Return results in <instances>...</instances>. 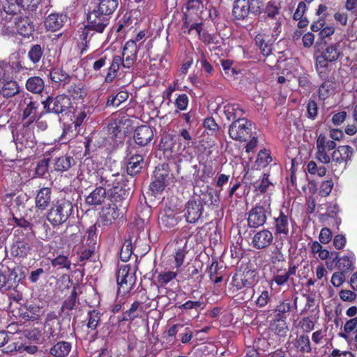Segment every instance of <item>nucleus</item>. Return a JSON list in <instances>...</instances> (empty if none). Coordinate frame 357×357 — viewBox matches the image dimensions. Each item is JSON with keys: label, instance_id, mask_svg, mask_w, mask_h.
<instances>
[{"label": "nucleus", "instance_id": "46", "mask_svg": "<svg viewBox=\"0 0 357 357\" xmlns=\"http://www.w3.org/2000/svg\"><path fill=\"white\" fill-rule=\"evenodd\" d=\"M340 53L341 52L338 45L332 44L327 46L326 48L323 50L321 54H322L323 56L328 59L330 62H333L339 58Z\"/></svg>", "mask_w": 357, "mask_h": 357}, {"label": "nucleus", "instance_id": "34", "mask_svg": "<svg viewBox=\"0 0 357 357\" xmlns=\"http://www.w3.org/2000/svg\"><path fill=\"white\" fill-rule=\"evenodd\" d=\"M253 275V272L247 271L243 274H236L232 278L231 284L237 290L241 289L247 286L252 284L250 281V278Z\"/></svg>", "mask_w": 357, "mask_h": 357}, {"label": "nucleus", "instance_id": "4", "mask_svg": "<svg viewBox=\"0 0 357 357\" xmlns=\"http://www.w3.org/2000/svg\"><path fill=\"white\" fill-rule=\"evenodd\" d=\"M335 141L328 139L320 134L316 141V159L321 163L326 165L331 162V151L336 148Z\"/></svg>", "mask_w": 357, "mask_h": 357}, {"label": "nucleus", "instance_id": "31", "mask_svg": "<svg viewBox=\"0 0 357 357\" xmlns=\"http://www.w3.org/2000/svg\"><path fill=\"white\" fill-rule=\"evenodd\" d=\"M19 86L17 82L10 80H3L0 84V95L5 98H10L19 92Z\"/></svg>", "mask_w": 357, "mask_h": 357}, {"label": "nucleus", "instance_id": "27", "mask_svg": "<svg viewBox=\"0 0 357 357\" xmlns=\"http://www.w3.org/2000/svg\"><path fill=\"white\" fill-rule=\"evenodd\" d=\"M280 3L275 1L272 0L268 1L264 9V15H265V22L271 21V20L278 19L280 17H284V15L280 13Z\"/></svg>", "mask_w": 357, "mask_h": 357}, {"label": "nucleus", "instance_id": "56", "mask_svg": "<svg viewBox=\"0 0 357 357\" xmlns=\"http://www.w3.org/2000/svg\"><path fill=\"white\" fill-rule=\"evenodd\" d=\"M88 319L87 328L91 330H96L100 319V312L96 310L89 312Z\"/></svg>", "mask_w": 357, "mask_h": 357}, {"label": "nucleus", "instance_id": "13", "mask_svg": "<svg viewBox=\"0 0 357 357\" xmlns=\"http://www.w3.org/2000/svg\"><path fill=\"white\" fill-rule=\"evenodd\" d=\"M171 177L165 169H156L154 172L153 180L150 184V190L154 194L162 192L168 185Z\"/></svg>", "mask_w": 357, "mask_h": 357}, {"label": "nucleus", "instance_id": "25", "mask_svg": "<svg viewBox=\"0 0 357 357\" xmlns=\"http://www.w3.org/2000/svg\"><path fill=\"white\" fill-rule=\"evenodd\" d=\"M75 161L74 158L69 155H63L56 158L53 160V168L56 172H64L68 171Z\"/></svg>", "mask_w": 357, "mask_h": 357}, {"label": "nucleus", "instance_id": "5", "mask_svg": "<svg viewBox=\"0 0 357 357\" xmlns=\"http://www.w3.org/2000/svg\"><path fill=\"white\" fill-rule=\"evenodd\" d=\"M169 248L172 249V259L174 268L180 271L181 267L184 263L186 255L190 250L188 246V240L185 238L175 239L170 245Z\"/></svg>", "mask_w": 357, "mask_h": 357}, {"label": "nucleus", "instance_id": "49", "mask_svg": "<svg viewBox=\"0 0 357 357\" xmlns=\"http://www.w3.org/2000/svg\"><path fill=\"white\" fill-rule=\"evenodd\" d=\"M43 55V49L38 44L32 45L28 52V57L34 64L38 63L40 61Z\"/></svg>", "mask_w": 357, "mask_h": 357}, {"label": "nucleus", "instance_id": "6", "mask_svg": "<svg viewBox=\"0 0 357 357\" xmlns=\"http://www.w3.org/2000/svg\"><path fill=\"white\" fill-rule=\"evenodd\" d=\"M88 28L98 33H102L109 24L110 17L94 8L89 11L86 16Z\"/></svg>", "mask_w": 357, "mask_h": 357}, {"label": "nucleus", "instance_id": "15", "mask_svg": "<svg viewBox=\"0 0 357 357\" xmlns=\"http://www.w3.org/2000/svg\"><path fill=\"white\" fill-rule=\"evenodd\" d=\"M123 176L117 174H112L109 178L106 176L103 178L102 176L100 177V183L106 188L107 191H110L112 194L118 195L121 196L123 193L121 191L124 190L122 187Z\"/></svg>", "mask_w": 357, "mask_h": 357}, {"label": "nucleus", "instance_id": "38", "mask_svg": "<svg viewBox=\"0 0 357 357\" xmlns=\"http://www.w3.org/2000/svg\"><path fill=\"white\" fill-rule=\"evenodd\" d=\"M329 62L322 54L318 56L316 59V70L322 79H326L328 77L331 71L328 66Z\"/></svg>", "mask_w": 357, "mask_h": 357}, {"label": "nucleus", "instance_id": "42", "mask_svg": "<svg viewBox=\"0 0 357 357\" xmlns=\"http://www.w3.org/2000/svg\"><path fill=\"white\" fill-rule=\"evenodd\" d=\"M175 307L181 310L183 312L185 311H189L195 310L197 312L204 309V303L202 301H191L188 300L185 303L181 304L177 303L175 304Z\"/></svg>", "mask_w": 357, "mask_h": 357}, {"label": "nucleus", "instance_id": "63", "mask_svg": "<svg viewBox=\"0 0 357 357\" xmlns=\"http://www.w3.org/2000/svg\"><path fill=\"white\" fill-rule=\"evenodd\" d=\"M317 105L314 100H310L307 104V117L312 119H314L317 116Z\"/></svg>", "mask_w": 357, "mask_h": 357}, {"label": "nucleus", "instance_id": "59", "mask_svg": "<svg viewBox=\"0 0 357 357\" xmlns=\"http://www.w3.org/2000/svg\"><path fill=\"white\" fill-rule=\"evenodd\" d=\"M139 305H140L139 302H138V301L134 302L131 305L130 308L124 313V317H123V319L132 321L135 319L139 317V314L137 313H135V312L138 309Z\"/></svg>", "mask_w": 357, "mask_h": 357}, {"label": "nucleus", "instance_id": "35", "mask_svg": "<svg viewBox=\"0 0 357 357\" xmlns=\"http://www.w3.org/2000/svg\"><path fill=\"white\" fill-rule=\"evenodd\" d=\"M71 350V344L61 341L53 345L50 349V354L54 357H66Z\"/></svg>", "mask_w": 357, "mask_h": 357}, {"label": "nucleus", "instance_id": "53", "mask_svg": "<svg viewBox=\"0 0 357 357\" xmlns=\"http://www.w3.org/2000/svg\"><path fill=\"white\" fill-rule=\"evenodd\" d=\"M51 264L52 266L57 267L59 268H66L67 270L70 269L71 261L65 255H59L56 258L52 260Z\"/></svg>", "mask_w": 357, "mask_h": 357}, {"label": "nucleus", "instance_id": "50", "mask_svg": "<svg viewBox=\"0 0 357 357\" xmlns=\"http://www.w3.org/2000/svg\"><path fill=\"white\" fill-rule=\"evenodd\" d=\"M128 98V93L126 91H120L116 96H111L108 98L107 105L117 107Z\"/></svg>", "mask_w": 357, "mask_h": 357}, {"label": "nucleus", "instance_id": "44", "mask_svg": "<svg viewBox=\"0 0 357 357\" xmlns=\"http://www.w3.org/2000/svg\"><path fill=\"white\" fill-rule=\"evenodd\" d=\"M91 165H93V162L91 160L89 159L85 160L80 165L79 171L77 172V176L79 181H82L83 180H89L92 174H96V172H91V170L89 169V167Z\"/></svg>", "mask_w": 357, "mask_h": 357}, {"label": "nucleus", "instance_id": "40", "mask_svg": "<svg viewBox=\"0 0 357 357\" xmlns=\"http://www.w3.org/2000/svg\"><path fill=\"white\" fill-rule=\"evenodd\" d=\"M293 344L297 351L310 353L312 351L310 338L306 335L298 336Z\"/></svg>", "mask_w": 357, "mask_h": 357}, {"label": "nucleus", "instance_id": "64", "mask_svg": "<svg viewBox=\"0 0 357 357\" xmlns=\"http://www.w3.org/2000/svg\"><path fill=\"white\" fill-rule=\"evenodd\" d=\"M268 174H264L259 183L256 185V190L261 193L265 192L268 188L272 184L268 180Z\"/></svg>", "mask_w": 357, "mask_h": 357}, {"label": "nucleus", "instance_id": "19", "mask_svg": "<svg viewBox=\"0 0 357 357\" xmlns=\"http://www.w3.org/2000/svg\"><path fill=\"white\" fill-rule=\"evenodd\" d=\"M119 210L116 204L109 205L102 209L100 222L105 226H109L119 218Z\"/></svg>", "mask_w": 357, "mask_h": 357}, {"label": "nucleus", "instance_id": "41", "mask_svg": "<svg viewBox=\"0 0 357 357\" xmlns=\"http://www.w3.org/2000/svg\"><path fill=\"white\" fill-rule=\"evenodd\" d=\"M44 81L40 77H31L26 82V89L33 93H40L44 89Z\"/></svg>", "mask_w": 357, "mask_h": 357}, {"label": "nucleus", "instance_id": "11", "mask_svg": "<svg viewBox=\"0 0 357 357\" xmlns=\"http://www.w3.org/2000/svg\"><path fill=\"white\" fill-rule=\"evenodd\" d=\"M116 280L119 286V291L126 294L132 288L135 282V278L132 273H130V267L124 265L119 269Z\"/></svg>", "mask_w": 357, "mask_h": 357}, {"label": "nucleus", "instance_id": "17", "mask_svg": "<svg viewBox=\"0 0 357 357\" xmlns=\"http://www.w3.org/2000/svg\"><path fill=\"white\" fill-rule=\"evenodd\" d=\"M138 52V47L135 41L129 40L126 42L123 49L122 58L125 59L126 68H130L134 63L137 54Z\"/></svg>", "mask_w": 357, "mask_h": 357}, {"label": "nucleus", "instance_id": "29", "mask_svg": "<svg viewBox=\"0 0 357 357\" xmlns=\"http://www.w3.org/2000/svg\"><path fill=\"white\" fill-rule=\"evenodd\" d=\"M275 232L277 235L287 236L289 234V218L283 211L275 218Z\"/></svg>", "mask_w": 357, "mask_h": 357}, {"label": "nucleus", "instance_id": "36", "mask_svg": "<svg viewBox=\"0 0 357 357\" xmlns=\"http://www.w3.org/2000/svg\"><path fill=\"white\" fill-rule=\"evenodd\" d=\"M158 222L161 227L169 229L177 225L178 220L175 217L174 212L168 210L160 213Z\"/></svg>", "mask_w": 357, "mask_h": 357}, {"label": "nucleus", "instance_id": "60", "mask_svg": "<svg viewBox=\"0 0 357 357\" xmlns=\"http://www.w3.org/2000/svg\"><path fill=\"white\" fill-rule=\"evenodd\" d=\"M345 280V273L342 271L335 272L331 278V283L334 287H340Z\"/></svg>", "mask_w": 357, "mask_h": 357}, {"label": "nucleus", "instance_id": "52", "mask_svg": "<svg viewBox=\"0 0 357 357\" xmlns=\"http://www.w3.org/2000/svg\"><path fill=\"white\" fill-rule=\"evenodd\" d=\"M178 272L179 271L177 270L176 271H165L160 272L158 276V283L162 286L166 285L176 278Z\"/></svg>", "mask_w": 357, "mask_h": 357}, {"label": "nucleus", "instance_id": "33", "mask_svg": "<svg viewBox=\"0 0 357 357\" xmlns=\"http://www.w3.org/2000/svg\"><path fill=\"white\" fill-rule=\"evenodd\" d=\"M144 158L141 155H132L127 164V172L131 176L138 174L142 169Z\"/></svg>", "mask_w": 357, "mask_h": 357}, {"label": "nucleus", "instance_id": "54", "mask_svg": "<svg viewBox=\"0 0 357 357\" xmlns=\"http://www.w3.org/2000/svg\"><path fill=\"white\" fill-rule=\"evenodd\" d=\"M132 253V242L130 239L126 240L120 251V258L123 261H128Z\"/></svg>", "mask_w": 357, "mask_h": 357}, {"label": "nucleus", "instance_id": "43", "mask_svg": "<svg viewBox=\"0 0 357 357\" xmlns=\"http://www.w3.org/2000/svg\"><path fill=\"white\" fill-rule=\"evenodd\" d=\"M314 312H315L314 319H310V317H303L299 321V327L305 333H310L314 328V323L318 319V314L319 313V307H316L314 310Z\"/></svg>", "mask_w": 357, "mask_h": 357}, {"label": "nucleus", "instance_id": "51", "mask_svg": "<svg viewBox=\"0 0 357 357\" xmlns=\"http://www.w3.org/2000/svg\"><path fill=\"white\" fill-rule=\"evenodd\" d=\"M271 330L278 336L284 337L287 332V326L284 320L277 319L271 324Z\"/></svg>", "mask_w": 357, "mask_h": 357}, {"label": "nucleus", "instance_id": "58", "mask_svg": "<svg viewBox=\"0 0 357 357\" xmlns=\"http://www.w3.org/2000/svg\"><path fill=\"white\" fill-rule=\"evenodd\" d=\"M23 335L27 339L33 342H39L42 336L41 331L36 328L24 330Z\"/></svg>", "mask_w": 357, "mask_h": 357}, {"label": "nucleus", "instance_id": "18", "mask_svg": "<svg viewBox=\"0 0 357 357\" xmlns=\"http://www.w3.org/2000/svg\"><path fill=\"white\" fill-rule=\"evenodd\" d=\"M153 132L151 127L142 126L138 127L134 133V139L136 144L141 146L147 145L153 139Z\"/></svg>", "mask_w": 357, "mask_h": 357}, {"label": "nucleus", "instance_id": "62", "mask_svg": "<svg viewBox=\"0 0 357 357\" xmlns=\"http://www.w3.org/2000/svg\"><path fill=\"white\" fill-rule=\"evenodd\" d=\"M203 126L206 130H208L211 132V135L215 133L218 130V125L212 117H208L205 119L203 123Z\"/></svg>", "mask_w": 357, "mask_h": 357}, {"label": "nucleus", "instance_id": "47", "mask_svg": "<svg viewBox=\"0 0 357 357\" xmlns=\"http://www.w3.org/2000/svg\"><path fill=\"white\" fill-rule=\"evenodd\" d=\"M284 17H280L278 19L266 21V24L269 26V29L272 31V37L275 40L278 38L282 30V24L284 22Z\"/></svg>", "mask_w": 357, "mask_h": 357}, {"label": "nucleus", "instance_id": "61", "mask_svg": "<svg viewBox=\"0 0 357 357\" xmlns=\"http://www.w3.org/2000/svg\"><path fill=\"white\" fill-rule=\"evenodd\" d=\"M188 97L186 94H180L175 100V105L179 110H185L188 105Z\"/></svg>", "mask_w": 357, "mask_h": 357}, {"label": "nucleus", "instance_id": "22", "mask_svg": "<svg viewBox=\"0 0 357 357\" xmlns=\"http://www.w3.org/2000/svg\"><path fill=\"white\" fill-rule=\"evenodd\" d=\"M66 17L59 13H52L46 17L45 26L49 31H56L63 26Z\"/></svg>", "mask_w": 357, "mask_h": 357}, {"label": "nucleus", "instance_id": "2", "mask_svg": "<svg viewBox=\"0 0 357 357\" xmlns=\"http://www.w3.org/2000/svg\"><path fill=\"white\" fill-rule=\"evenodd\" d=\"M73 203L61 199L56 202L47 214V219L53 227H57L66 222L73 213Z\"/></svg>", "mask_w": 357, "mask_h": 357}, {"label": "nucleus", "instance_id": "3", "mask_svg": "<svg viewBox=\"0 0 357 357\" xmlns=\"http://www.w3.org/2000/svg\"><path fill=\"white\" fill-rule=\"evenodd\" d=\"M35 124L31 121L22 122L16 134L13 132L16 144L32 148L36 144Z\"/></svg>", "mask_w": 357, "mask_h": 357}, {"label": "nucleus", "instance_id": "23", "mask_svg": "<svg viewBox=\"0 0 357 357\" xmlns=\"http://www.w3.org/2000/svg\"><path fill=\"white\" fill-rule=\"evenodd\" d=\"M51 80L59 86L64 87L69 84L71 77L61 68H54L50 73Z\"/></svg>", "mask_w": 357, "mask_h": 357}, {"label": "nucleus", "instance_id": "28", "mask_svg": "<svg viewBox=\"0 0 357 357\" xmlns=\"http://www.w3.org/2000/svg\"><path fill=\"white\" fill-rule=\"evenodd\" d=\"M23 9L20 0H0V10L8 15H15Z\"/></svg>", "mask_w": 357, "mask_h": 357}, {"label": "nucleus", "instance_id": "7", "mask_svg": "<svg viewBox=\"0 0 357 357\" xmlns=\"http://www.w3.org/2000/svg\"><path fill=\"white\" fill-rule=\"evenodd\" d=\"M43 105L48 112L59 114L64 112L70 107L71 101L67 96L59 95L54 98L47 97V98L43 102Z\"/></svg>", "mask_w": 357, "mask_h": 357}, {"label": "nucleus", "instance_id": "45", "mask_svg": "<svg viewBox=\"0 0 357 357\" xmlns=\"http://www.w3.org/2000/svg\"><path fill=\"white\" fill-rule=\"evenodd\" d=\"M100 3L96 8L109 17L114 13L118 6V0H99Z\"/></svg>", "mask_w": 357, "mask_h": 357}, {"label": "nucleus", "instance_id": "12", "mask_svg": "<svg viewBox=\"0 0 357 357\" xmlns=\"http://www.w3.org/2000/svg\"><path fill=\"white\" fill-rule=\"evenodd\" d=\"M33 241L29 238H22L14 241L11 249V255L18 259L26 258L31 252Z\"/></svg>", "mask_w": 357, "mask_h": 357}, {"label": "nucleus", "instance_id": "48", "mask_svg": "<svg viewBox=\"0 0 357 357\" xmlns=\"http://www.w3.org/2000/svg\"><path fill=\"white\" fill-rule=\"evenodd\" d=\"M93 31L91 28H88V25L86 24L83 29H82L81 32L79 34V43L78 47L81 50L82 53L84 51H86L88 48L87 43H89V38L91 37V34L90 35V31Z\"/></svg>", "mask_w": 357, "mask_h": 357}, {"label": "nucleus", "instance_id": "10", "mask_svg": "<svg viewBox=\"0 0 357 357\" xmlns=\"http://www.w3.org/2000/svg\"><path fill=\"white\" fill-rule=\"evenodd\" d=\"M204 201L201 197H194L190 199L185 208L184 216L187 222L190 223L196 222L203 213Z\"/></svg>", "mask_w": 357, "mask_h": 357}, {"label": "nucleus", "instance_id": "57", "mask_svg": "<svg viewBox=\"0 0 357 357\" xmlns=\"http://www.w3.org/2000/svg\"><path fill=\"white\" fill-rule=\"evenodd\" d=\"M69 93L75 98H84L86 92L84 87V84L82 83H79L78 84H75L70 86L69 89Z\"/></svg>", "mask_w": 357, "mask_h": 357}, {"label": "nucleus", "instance_id": "8", "mask_svg": "<svg viewBox=\"0 0 357 357\" xmlns=\"http://www.w3.org/2000/svg\"><path fill=\"white\" fill-rule=\"evenodd\" d=\"M38 103L34 101L29 94L24 96L19 104V108L22 112V121H31V123H34L38 116Z\"/></svg>", "mask_w": 357, "mask_h": 357}, {"label": "nucleus", "instance_id": "21", "mask_svg": "<svg viewBox=\"0 0 357 357\" xmlns=\"http://www.w3.org/2000/svg\"><path fill=\"white\" fill-rule=\"evenodd\" d=\"M296 267L290 266L287 270L285 268H276L273 272L272 282H275L278 285H283L289 279L291 275H295Z\"/></svg>", "mask_w": 357, "mask_h": 357}, {"label": "nucleus", "instance_id": "32", "mask_svg": "<svg viewBox=\"0 0 357 357\" xmlns=\"http://www.w3.org/2000/svg\"><path fill=\"white\" fill-rule=\"evenodd\" d=\"M250 3L248 0H236L233 6V15L237 20L244 19L249 13Z\"/></svg>", "mask_w": 357, "mask_h": 357}, {"label": "nucleus", "instance_id": "37", "mask_svg": "<svg viewBox=\"0 0 357 357\" xmlns=\"http://www.w3.org/2000/svg\"><path fill=\"white\" fill-rule=\"evenodd\" d=\"M355 260V255L353 252H349L347 255L338 259L336 262V266L340 271L347 273L354 269L353 265Z\"/></svg>", "mask_w": 357, "mask_h": 357}, {"label": "nucleus", "instance_id": "24", "mask_svg": "<svg viewBox=\"0 0 357 357\" xmlns=\"http://www.w3.org/2000/svg\"><path fill=\"white\" fill-rule=\"evenodd\" d=\"M52 190L50 188H41L36 197V206L37 208L43 211L50 204Z\"/></svg>", "mask_w": 357, "mask_h": 357}, {"label": "nucleus", "instance_id": "1", "mask_svg": "<svg viewBox=\"0 0 357 357\" xmlns=\"http://www.w3.org/2000/svg\"><path fill=\"white\" fill-rule=\"evenodd\" d=\"M271 197L265 195L262 199L248 213V225L251 228H258L263 226L268 215L271 213Z\"/></svg>", "mask_w": 357, "mask_h": 357}, {"label": "nucleus", "instance_id": "14", "mask_svg": "<svg viewBox=\"0 0 357 357\" xmlns=\"http://www.w3.org/2000/svg\"><path fill=\"white\" fill-rule=\"evenodd\" d=\"M273 241V233L268 229H262L254 234L251 245L257 250H263L271 245Z\"/></svg>", "mask_w": 357, "mask_h": 357}, {"label": "nucleus", "instance_id": "9", "mask_svg": "<svg viewBox=\"0 0 357 357\" xmlns=\"http://www.w3.org/2000/svg\"><path fill=\"white\" fill-rule=\"evenodd\" d=\"M250 126V122L247 119H238L230 125L229 135L234 140L244 141L251 130Z\"/></svg>", "mask_w": 357, "mask_h": 357}, {"label": "nucleus", "instance_id": "30", "mask_svg": "<svg viewBox=\"0 0 357 357\" xmlns=\"http://www.w3.org/2000/svg\"><path fill=\"white\" fill-rule=\"evenodd\" d=\"M125 59L121 56H114L112 59V62L108 68V72L105 76V82L107 83L112 82L116 76V73L119 70L120 66H122L126 68Z\"/></svg>", "mask_w": 357, "mask_h": 357}, {"label": "nucleus", "instance_id": "55", "mask_svg": "<svg viewBox=\"0 0 357 357\" xmlns=\"http://www.w3.org/2000/svg\"><path fill=\"white\" fill-rule=\"evenodd\" d=\"M272 160L269 151L261 150L257 155L256 162L259 167H265Z\"/></svg>", "mask_w": 357, "mask_h": 357}, {"label": "nucleus", "instance_id": "16", "mask_svg": "<svg viewBox=\"0 0 357 357\" xmlns=\"http://www.w3.org/2000/svg\"><path fill=\"white\" fill-rule=\"evenodd\" d=\"M331 153V161L341 164L351 160L353 154V149L348 146H339L337 149L332 150Z\"/></svg>", "mask_w": 357, "mask_h": 357}, {"label": "nucleus", "instance_id": "20", "mask_svg": "<svg viewBox=\"0 0 357 357\" xmlns=\"http://www.w3.org/2000/svg\"><path fill=\"white\" fill-rule=\"evenodd\" d=\"M107 190L103 185L96 188L86 197V203L92 206L100 205L105 199Z\"/></svg>", "mask_w": 357, "mask_h": 357}, {"label": "nucleus", "instance_id": "39", "mask_svg": "<svg viewBox=\"0 0 357 357\" xmlns=\"http://www.w3.org/2000/svg\"><path fill=\"white\" fill-rule=\"evenodd\" d=\"M17 32L20 35L29 38L34 31V25L28 18H24L16 23Z\"/></svg>", "mask_w": 357, "mask_h": 357}, {"label": "nucleus", "instance_id": "26", "mask_svg": "<svg viewBox=\"0 0 357 357\" xmlns=\"http://www.w3.org/2000/svg\"><path fill=\"white\" fill-rule=\"evenodd\" d=\"M224 113L227 120L235 121L238 119H243L242 116L244 114V110L238 104L228 103L224 107Z\"/></svg>", "mask_w": 357, "mask_h": 357}]
</instances>
